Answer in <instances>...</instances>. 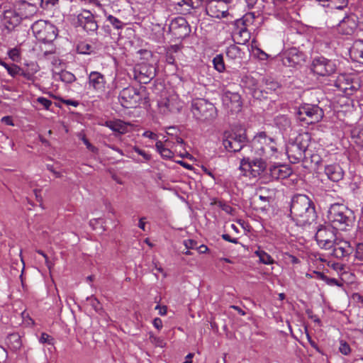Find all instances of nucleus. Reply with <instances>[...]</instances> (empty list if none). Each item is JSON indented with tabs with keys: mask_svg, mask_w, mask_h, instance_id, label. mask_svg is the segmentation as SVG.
<instances>
[{
	"mask_svg": "<svg viewBox=\"0 0 363 363\" xmlns=\"http://www.w3.org/2000/svg\"><path fill=\"white\" fill-rule=\"evenodd\" d=\"M339 352L343 355H348L351 352V348L349 344L343 340H340Z\"/></svg>",
	"mask_w": 363,
	"mask_h": 363,
	"instance_id": "de8ad7c7",
	"label": "nucleus"
},
{
	"mask_svg": "<svg viewBox=\"0 0 363 363\" xmlns=\"http://www.w3.org/2000/svg\"><path fill=\"white\" fill-rule=\"evenodd\" d=\"M336 69L335 62L324 57H315L311 63L312 71L315 74L323 77L334 74Z\"/></svg>",
	"mask_w": 363,
	"mask_h": 363,
	"instance_id": "9b49d317",
	"label": "nucleus"
},
{
	"mask_svg": "<svg viewBox=\"0 0 363 363\" xmlns=\"http://www.w3.org/2000/svg\"><path fill=\"white\" fill-rule=\"evenodd\" d=\"M1 122L9 125H13V121L10 116H4L1 118Z\"/></svg>",
	"mask_w": 363,
	"mask_h": 363,
	"instance_id": "338daca9",
	"label": "nucleus"
},
{
	"mask_svg": "<svg viewBox=\"0 0 363 363\" xmlns=\"http://www.w3.org/2000/svg\"><path fill=\"white\" fill-rule=\"evenodd\" d=\"M178 132H179V130L174 126L168 127L166 129V133L170 136L176 137L177 135Z\"/></svg>",
	"mask_w": 363,
	"mask_h": 363,
	"instance_id": "bf43d9fd",
	"label": "nucleus"
},
{
	"mask_svg": "<svg viewBox=\"0 0 363 363\" xmlns=\"http://www.w3.org/2000/svg\"><path fill=\"white\" fill-rule=\"evenodd\" d=\"M335 206H331V209L329 211L333 221L348 225L352 219L354 218L353 211L346 208V211L345 212L342 211H336L334 208Z\"/></svg>",
	"mask_w": 363,
	"mask_h": 363,
	"instance_id": "aec40b11",
	"label": "nucleus"
},
{
	"mask_svg": "<svg viewBox=\"0 0 363 363\" xmlns=\"http://www.w3.org/2000/svg\"><path fill=\"white\" fill-rule=\"evenodd\" d=\"M39 342L43 344H48L50 345H54V338L45 333H43L40 337Z\"/></svg>",
	"mask_w": 363,
	"mask_h": 363,
	"instance_id": "8fccbe9b",
	"label": "nucleus"
},
{
	"mask_svg": "<svg viewBox=\"0 0 363 363\" xmlns=\"http://www.w3.org/2000/svg\"><path fill=\"white\" fill-rule=\"evenodd\" d=\"M86 301L92 307V308L96 311L99 313L102 309L100 302L98 301L96 298L93 296H89L86 298Z\"/></svg>",
	"mask_w": 363,
	"mask_h": 363,
	"instance_id": "49530a36",
	"label": "nucleus"
},
{
	"mask_svg": "<svg viewBox=\"0 0 363 363\" xmlns=\"http://www.w3.org/2000/svg\"><path fill=\"white\" fill-rule=\"evenodd\" d=\"M156 76V68L150 64L136 65L130 74V77L140 84H148Z\"/></svg>",
	"mask_w": 363,
	"mask_h": 363,
	"instance_id": "6e6552de",
	"label": "nucleus"
},
{
	"mask_svg": "<svg viewBox=\"0 0 363 363\" xmlns=\"http://www.w3.org/2000/svg\"><path fill=\"white\" fill-rule=\"evenodd\" d=\"M21 67L15 64L11 65L10 69H8V73L13 77L19 75Z\"/></svg>",
	"mask_w": 363,
	"mask_h": 363,
	"instance_id": "864d4df0",
	"label": "nucleus"
},
{
	"mask_svg": "<svg viewBox=\"0 0 363 363\" xmlns=\"http://www.w3.org/2000/svg\"><path fill=\"white\" fill-rule=\"evenodd\" d=\"M336 233V228L332 225H320L315 235L318 245L325 250L333 248L337 240Z\"/></svg>",
	"mask_w": 363,
	"mask_h": 363,
	"instance_id": "7ed1b4c3",
	"label": "nucleus"
},
{
	"mask_svg": "<svg viewBox=\"0 0 363 363\" xmlns=\"http://www.w3.org/2000/svg\"><path fill=\"white\" fill-rule=\"evenodd\" d=\"M254 19V13H247L242 18L235 21L236 29L234 33V38L237 43L245 45L250 40V33L247 30V26L252 23Z\"/></svg>",
	"mask_w": 363,
	"mask_h": 363,
	"instance_id": "20e7f679",
	"label": "nucleus"
},
{
	"mask_svg": "<svg viewBox=\"0 0 363 363\" xmlns=\"http://www.w3.org/2000/svg\"><path fill=\"white\" fill-rule=\"evenodd\" d=\"M143 136L150 138L152 140H157V135L155 133L150 130L145 131L143 133Z\"/></svg>",
	"mask_w": 363,
	"mask_h": 363,
	"instance_id": "e2e57ef3",
	"label": "nucleus"
},
{
	"mask_svg": "<svg viewBox=\"0 0 363 363\" xmlns=\"http://www.w3.org/2000/svg\"><path fill=\"white\" fill-rule=\"evenodd\" d=\"M59 77H60V79L62 82L68 83V84L72 83L76 80L75 76L72 73H71L68 71H66V70L62 71L59 74Z\"/></svg>",
	"mask_w": 363,
	"mask_h": 363,
	"instance_id": "37998d69",
	"label": "nucleus"
},
{
	"mask_svg": "<svg viewBox=\"0 0 363 363\" xmlns=\"http://www.w3.org/2000/svg\"><path fill=\"white\" fill-rule=\"evenodd\" d=\"M333 248V255L337 258H343L349 256L353 251L350 243L345 240H337Z\"/></svg>",
	"mask_w": 363,
	"mask_h": 363,
	"instance_id": "5701e85b",
	"label": "nucleus"
},
{
	"mask_svg": "<svg viewBox=\"0 0 363 363\" xmlns=\"http://www.w3.org/2000/svg\"><path fill=\"white\" fill-rule=\"evenodd\" d=\"M255 255L259 257V261L262 264L270 265L274 263L272 256L263 250H261L260 247L255 252Z\"/></svg>",
	"mask_w": 363,
	"mask_h": 363,
	"instance_id": "c756f323",
	"label": "nucleus"
},
{
	"mask_svg": "<svg viewBox=\"0 0 363 363\" xmlns=\"http://www.w3.org/2000/svg\"><path fill=\"white\" fill-rule=\"evenodd\" d=\"M59 0H41L40 6L43 9H49L56 5Z\"/></svg>",
	"mask_w": 363,
	"mask_h": 363,
	"instance_id": "3c124183",
	"label": "nucleus"
},
{
	"mask_svg": "<svg viewBox=\"0 0 363 363\" xmlns=\"http://www.w3.org/2000/svg\"><path fill=\"white\" fill-rule=\"evenodd\" d=\"M313 274L316 275L315 278L317 279L325 281L329 286H342V284L337 279L335 278H330L325 275L323 272L313 271Z\"/></svg>",
	"mask_w": 363,
	"mask_h": 363,
	"instance_id": "7c9ffc66",
	"label": "nucleus"
},
{
	"mask_svg": "<svg viewBox=\"0 0 363 363\" xmlns=\"http://www.w3.org/2000/svg\"><path fill=\"white\" fill-rule=\"evenodd\" d=\"M297 114L301 121L306 124H313L323 119L324 111L318 105L306 104L299 107Z\"/></svg>",
	"mask_w": 363,
	"mask_h": 363,
	"instance_id": "423d86ee",
	"label": "nucleus"
},
{
	"mask_svg": "<svg viewBox=\"0 0 363 363\" xmlns=\"http://www.w3.org/2000/svg\"><path fill=\"white\" fill-rule=\"evenodd\" d=\"M105 125L113 131L121 134H124L128 130V124L121 120L108 121Z\"/></svg>",
	"mask_w": 363,
	"mask_h": 363,
	"instance_id": "cd10ccee",
	"label": "nucleus"
},
{
	"mask_svg": "<svg viewBox=\"0 0 363 363\" xmlns=\"http://www.w3.org/2000/svg\"><path fill=\"white\" fill-rule=\"evenodd\" d=\"M259 198L262 201H267L268 203L272 202V197L271 196H264L260 194Z\"/></svg>",
	"mask_w": 363,
	"mask_h": 363,
	"instance_id": "774afa93",
	"label": "nucleus"
},
{
	"mask_svg": "<svg viewBox=\"0 0 363 363\" xmlns=\"http://www.w3.org/2000/svg\"><path fill=\"white\" fill-rule=\"evenodd\" d=\"M37 101L41 104L45 109H49L52 105V101L45 97H38Z\"/></svg>",
	"mask_w": 363,
	"mask_h": 363,
	"instance_id": "5fc2aeb1",
	"label": "nucleus"
},
{
	"mask_svg": "<svg viewBox=\"0 0 363 363\" xmlns=\"http://www.w3.org/2000/svg\"><path fill=\"white\" fill-rule=\"evenodd\" d=\"M242 83L244 88L248 89L253 97L257 99L259 97L261 91L258 89V82L254 77L247 75L245 76L242 79Z\"/></svg>",
	"mask_w": 363,
	"mask_h": 363,
	"instance_id": "393cba45",
	"label": "nucleus"
},
{
	"mask_svg": "<svg viewBox=\"0 0 363 363\" xmlns=\"http://www.w3.org/2000/svg\"><path fill=\"white\" fill-rule=\"evenodd\" d=\"M169 32L177 39H183L191 33V28L186 20L183 17L173 19L169 26Z\"/></svg>",
	"mask_w": 363,
	"mask_h": 363,
	"instance_id": "4468645a",
	"label": "nucleus"
},
{
	"mask_svg": "<svg viewBox=\"0 0 363 363\" xmlns=\"http://www.w3.org/2000/svg\"><path fill=\"white\" fill-rule=\"evenodd\" d=\"M38 72L36 66H33L30 70H25L21 68L19 75L23 77L27 80L33 81L34 74Z\"/></svg>",
	"mask_w": 363,
	"mask_h": 363,
	"instance_id": "79ce46f5",
	"label": "nucleus"
},
{
	"mask_svg": "<svg viewBox=\"0 0 363 363\" xmlns=\"http://www.w3.org/2000/svg\"><path fill=\"white\" fill-rule=\"evenodd\" d=\"M106 20L116 29L121 30L124 28L125 23L112 15H108Z\"/></svg>",
	"mask_w": 363,
	"mask_h": 363,
	"instance_id": "ea45409f",
	"label": "nucleus"
},
{
	"mask_svg": "<svg viewBox=\"0 0 363 363\" xmlns=\"http://www.w3.org/2000/svg\"><path fill=\"white\" fill-rule=\"evenodd\" d=\"M23 18V15L22 13L14 9H8L4 11L1 21L4 29L10 33L14 31L16 28L21 24Z\"/></svg>",
	"mask_w": 363,
	"mask_h": 363,
	"instance_id": "ddd939ff",
	"label": "nucleus"
},
{
	"mask_svg": "<svg viewBox=\"0 0 363 363\" xmlns=\"http://www.w3.org/2000/svg\"><path fill=\"white\" fill-rule=\"evenodd\" d=\"M213 64L214 68L218 72H224L225 67L223 60V57L222 55H217L216 57H214V58L213 59Z\"/></svg>",
	"mask_w": 363,
	"mask_h": 363,
	"instance_id": "4c0bfd02",
	"label": "nucleus"
},
{
	"mask_svg": "<svg viewBox=\"0 0 363 363\" xmlns=\"http://www.w3.org/2000/svg\"><path fill=\"white\" fill-rule=\"evenodd\" d=\"M247 141V137L243 133H227L225 132L223 138V145L228 152H236L241 150Z\"/></svg>",
	"mask_w": 363,
	"mask_h": 363,
	"instance_id": "1a4fd4ad",
	"label": "nucleus"
},
{
	"mask_svg": "<svg viewBox=\"0 0 363 363\" xmlns=\"http://www.w3.org/2000/svg\"><path fill=\"white\" fill-rule=\"evenodd\" d=\"M88 14L85 18V21L84 23V29L87 32L95 31L98 28V25L96 22L93 19L91 14L89 12H86Z\"/></svg>",
	"mask_w": 363,
	"mask_h": 363,
	"instance_id": "72a5a7b5",
	"label": "nucleus"
},
{
	"mask_svg": "<svg viewBox=\"0 0 363 363\" xmlns=\"http://www.w3.org/2000/svg\"><path fill=\"white\" fill-rule=\"evenodd\" d=\"M157 106L159 111L166 115L169 113L179 112L182 107V103L177 95L171 94L162 96L158 100Z\"/></svg>",
	"mask_w": 363,
	"mask_h": 363,
	"instance_id": "9d476101",
	"label": "nucleus"
},
{
	"mask_svg": "<svg viewBox=\"0 0 363 363\" xmlns=\"http://www.w3.org/2000/svg\"><path fill=\"white\" fill-rule=\"evenodd\" d=\"M313 204L312 200L304 194H296L291 199V204Z\"/></svg>",
	"mask_w": 363,
	"mask_h": 363,
	"instance_id": "f704fd0d",
	"label": "nucleus"
},
{
	"mask_svg": "<svg viewBox=\"0 0 363 363\" xmlns=\"http://www.w3.org/2000/svg\"><path fill=\"white\" fill-rule=\"evenodd\" d=\"M118 99L123 108H133L140 105L143 96L137 88L129 86L119 92Z\"/></svg>",
	"mask_w": 363,
	"mask_h": 363,
	"instance_id": "39448f33",
	"label": "nucleus"
},
{
	"mask_svg": "<svg viewBox=\"0 0 363 363\" xmlns=\"http://www.w3.org/2000/svg\"><path fill=\"white\" fill-rule=\"evenodd\" d=\"M82 140L89 150L92 152H95L96 150V148L89 143L85 136L82 138Z\"/></svg>",
	"mask_w": 363,
	"mask_h": 363,
	"instance_id": "052dcab7",
	"label": "nucleus"
},
{
	"mask_svg": "<svg viewBox=\"0 0 363 363\" xmlns=\"http://www.w3.org/2000/svg\"><path fill=\"white\" fill-rule=\"evenodd\" d=\"M155 147L157 152L161 155V156L163 158L170 159L173 157V152L169 148L165 147L162 141H157Z\"/></svg>",
	"mask_w": 363,
	"mask_h": 363,
	"instance_id": "473e14b6",
	"label": "nucleus"
},
{
	"mask_svg": "<svg viewBox=\"0 0 363 363\" xmlns=\"http://www.w3.org/2000/svg\"><path fill=\"white\" fill-rule=\"evenodd\" d=\"M57 36L56 28L50 23H48L41 32L38 40L43 42H51Z\"/></svg>",
	"mask_w": 363,
	"mask_h": 363,
	"instance_id": "bb28decb",
	"label": "nucleus"
},
{
	"mask_svg": "<svg viewBox=\"0 0 363 363\" xmlns=\"http://www.w3.org/2000/svg\"><path fill=\"white\" fill-rule=\"evenodd\" d=\"M324 172L328 179L333 182H340L343 179L345 175L343 169L337 163L325 165Z\"/></svg>",
	"mask_w": 363,
	"mask_h": 363,
	"instance_id": "412c9836",
	"label": "nucleus"
},
{
	"mask_svg": "<svg viewBox=\"0 0 363 363\" xmlns=\"http://www.w3.org/2000/svg\"><path fill=\"white\" fill-rule=\"evenodd\" d=\"M226 56L230 60H237L242 57V51L239 47L235 45H230L226 50Z\"/></svg>",
	"mask_w": 363,
	"mask_h": 363,
	"instance_id": "2f4dec72",
	"label": "nucleus"
},
{
	"mask_svg": "<svg viewBox=\"0 0 363 363\" xmlns=\"http://www.w3.org/2000/svg\"><path fill=\"white\" fill-rule=\"evenodd\" d=\"M155 310H158L159 311V314L160 315H166L167 311V307L165 306H161L160 305H157L155 306Z\"/></svg>",
	"mask_w": 363,
	"mask_h": 363,
	"instance_id": "69168bd1",
	"label": "nucleus"
},
{
	"mask_svg": "<svg viewBox=\"0 0 363 363\" xmlns=\"http://www.w3.org/2000/svg\"><path fill=\"white\" fill-rule=\"evenodd\" d=\"M290 213L300 226L311 225L317 218L315 206H290Z\"/></svg>",
	"mask_w": 363,
	"mask_h": 363,
	"instance_id": "f257e3e1",
	"label": "nucleus"
},
{
	"mask_svg": "<svg viewBox=\"0 0 363 363\" xmlns=\"http://www.w3.org/2000/svg\"><path fill=\"white\" fill-rule=\"evenodd\" d=\"M350 57L359 63L363 64V40H356L350 50Z\"/></svg>",
	"mask_w": 363,
	"mask_h": 363,
	"instance_id": "a878e982",
	"label": "nucleus"
},
{
	"mask_svg": "<svg viewBox=\"0 0 363 363\" xmlns=\"http://www.w3.org/2000/svg\"><path fill=\"white\" fill-rule=\"evenodd\" d=\"M222 100L223 104L231 111V112H239L241 110L242 106V101L240 95L237 92H232L230 91H225L223 96Z\"/></svg>",
	"mask_w": 363,
	"mask_h": 363,
	"instance_id": "f3484780",
	"label": "nucleus"
},
{
	"mask_svg": "<svg viewBox=\"0 0 363 363\" xmlns=\"http://www.w3.org/2000/svg\"><path fill=\"white\" fill-rule=\"evenodd\" d=\"M184 245L187 249H194L196 246V242L193 240H184Z\"/></svg>",
	"mask_w": 363,
	"mask_h": 363,
	"instance_id": "680f3d73",
	"label": "nucleus"
},
{
	"mask_svg": "<svg viewBox=\"0 0 363 363\" xmlns=\"http://www.w3.org/2000/svg\"><path fill=\"white\" fill-rule=\"evenodd\" d=\"M283 256H284V259L289 260L292 264H295L299 263V259L296 257H295L288 252L284 253Z\"/></svg>",
	"mask_w": 363,
	"mask_h": 363,
	"instance_id": "6e6d98bb",
	"label": "nucleus"
},
{
	"mask_svg": "<svg viewBox=\"0 0 363 363\" xmlns=\"http://www.w3.org/2000/svg\"><path fill=\"white\" fill-rule=\"evenodd\" d=\"M179 50L178 45H173L169 48L166 55V62L170 65H173L175 60V57L173 55L174 52H177Z\"/></svg>",
	"mask_w": 363,
	"mask_h": 363,
	"instance_id": "c03bdc74",
	"label": "nucleus"
},
{
	"mask_svg": "<svg viewBox=\"0 0 363 363\" xmlns=\"http://www.w3.org/2000/svg\"><path fill=\"white\" fill-rule=\"evenodd\" d=\"M240 169L245 172V176L256 178L265 170L266 163L262 160H250L243 158L240 162Z\"/></svg>",
	"mask_w": 363,
	"mask_h": 363,
	"instance_id": "f8f14e48",
	"label": "nucleus"
},
{
	"mask_svg": "<svg viewBox=\"0 0 363 363\" xmlns=\"http://www.w3.org/2000/svg\"><path fill=\"white\" fill-rule=\"evenodd\" d=\"M357 28V17L354 14L346 16L337 25V31L342 35H352Z\"/></svg>",
	"mask_w": 363,
	"mask_h": 363,
	"instance_id": "a211bd4d",
	"label": "nucleus"
},
{
	"mask_svg": "<svg viewBox=\"0 0 363 363\" xmlns=\"http://www.w3.org/2000/svg\"><path fill=\"white\" fill-rule=\"evenodd\" d=\"M351 134L354 143L359 146H363V126L354 128Z\"/></svg>",
	"mask_w": 363,
	"mask_h": 363,
	"instance_id": "c9c22d12",
	"label": "nucleus"
},
{
	"mask_svg": "<svg viewBox=\"0 0 363 363\" xmlns=\"http://www.w3.org/2000/svg\"><path fill=\"white\" fill-rule=\"evenodd\" d=\"M191 111L198 119L210 120L216 115L214 105L203 99H199L192 103Z\"/></svg>",
	"mask_w": 363,
	"mask_h": 363,
	"instance_id": "0eeeda50",
	"label": "nucleus"
},
{
	"mask_svg": "<svg viewBox=\"0 0 363 363\" xmlns=\"http://www.w3.org/2000/svg\"><path fill=\"white\" fill-rule=\"evenodd\" d=\"M48 23H46L45 21H35L31 26V29L33 30V33H34L36 38L38 39L41 32L43 30L45 27L47 26Z\"/></svg>",
	"mask_w": 363,
	"mask_h": 363,
	"instance_id": "e433bc0d",
	"label": "nucleus"
},
{
	"mask_svg": "<svg viewBox=\"0 0 363 363\" xmlns=\"http://www.w3.org/2000/svg\"><path fill=\"white\" fill-rule=\"evenodd\" d=\"M206 11L213 18L225 17L228 14V4L223 0H209L206 5Z\"/></svg>",
	"mask_w": 363,
	"mask_h": 363,
	"instance_id": "2eb2a0df",
	"label": "nucleus"
},
{
	"mask_svg": "<svg viewBox=\"0 0 363 363\" xmlns=\"http://www.w3.org/2000/svg\"><path fill=\"white\" fill-rule=\"evenodd\" d=\"M269 175L273 179H284L292 174L291 169L287 165H272L269 169Z\"/></svg>",
	"mask_w": 363,
	"mask_h": 363,
	"instance_id": "b1692460",
	"label": "nucleus"
},
{
	"mask_svg": "<svg viewBox=\"0 0 363 363\" xmlns=\"http://www.w3.org/2000/svg\"><path fill=\"white\" fill-rule=\"evenodd\" d=\"M276 125L280 128L283 130H286L290 128L291 122L289 119L285 116H277L275 119Z\"/></svg>",
	"mask_w": 363,
	"mask_h": 363,
	"instance_id": "58836bf2",
	"label": "nucleus"
},
{
	"mask_svg": "<svg viewBox=\"0 0 363 363\" xmlns=\"http://www.w3.org/2000/svg\"><path fill=\"white\" fill-rule=\"evenodd\" d=\"M88 87L94 91L98 95H102L106 91V80L105 76L99 72H91L88 77Z\"/></svg>",
	"mask_w": 363,
	"mask_h": 363,
	"instance_id": "dca6fc26",
	"label": "nucleus"
},
{
	"mask_svg": "<svg viewBox=\"0 0 363 363\" xmlns=\"http://www.w3.org/2000/svg\"><path fill=\"white\" fill-rule=\"evenodd\" d=\"M304 140L305 143H302L301 142L300 144H294L291 145L290 148L287 150V153L289 157H290L292 155V152H294V157L295 160H300L304 156V152L306 150L307 146H308V141L310 139V136L308 133H304L302 135H300L296 138V142H298L299 140Z\"/></svg>",
	"mask_w": 363,
	"mask_h": 363,
	"instance_id": "6ab92c4d",
	"label": "nucleus"
},
{
	"mask_svg": "<svg viewBox=\"0 0 363 363\" xmlns=\"http://www.w3.org/2000/svg\"><path fill=\"white\" fill-rule=\"evenodd\" d=\"M203 0H181V1L178 2L179 6L186 5L189 7L187 10L190 9H196L200 7L203 4Z\"/></svg>",
	"mask_w": 363,
	"mask_h": 363,
	"instance_id": "a19ab883",
	"label": "nucleus"
},
{
	"mask_svg": "<svg viewBox=\"0 0 363 363\" xmlns=\"http://www.w3.org/2000/svg\"><path fill=\"white\" fill-rule=\"evenodd\" d=\"M9 340H13L14 342L13 349L17 350V349L20 348V347L21 345V342L20 337L18 336H17L16 335H12L10 336Z\"/></svg>",
	"mask_w": 363,
	"mask_h": 363,
	"instance_id": "13d9d810",
	"label": "nucleus"
},
{
	"mask_svg": "<svg viewBox=\"0 0 363 363\" xmlns=\"http://www.w3.org/2000/svg\"><path fill=\"white\" fill-rule=\"evenodd\" d=\"M153 325L155 328L160 330L162 328V321L159 318H155L152 321Z\"/></svg>",
	"mask_w": 363,
	"mask_h": 363,
	"instance_id": "0e129e2a",
	"label": "nucleus"
},
{
	"mask_svg": "<svg viewBox=\"0 0 363 363\" xmlns=\"http://www.w3.org/2000/svg\"><path fill=\"white\" fill-rule=\"evenodd\" d=\"M252 147L258 155L272 157L277 152V146L274 140L268 137L264 132L258 133L252 140Z\"/></svg>",
	"mask_w": 363,
	"mask_h": 363,
	"instance_id": "f03ea898",
	"label": "nucleus"
},
{
	"mask_svg": "<svg viewBox=\"0 0 363 363\" xmlns=\"http://www.w3.org/2000/svg\"><path fill=\"white\" fill-rule=\"evenodd\" d=\"M336 86L337 88L345 92H346L347 90L353 89V86L352 85L350 79L347 77L345 75H341L338 77Z\"/></svg>",
	"mask_w": 363,
	"mask_h": 363,
	"instance_id": "c85d7f7f",
	"label": "nucleus"
},
{
	"mask_svg": "<svg viewBox=\"0 0 363 363\" xmlns=\"http://www.w3.org/2000/svg\"><path fill=\"white\" fill-rule=\"evenodd\" d=\"M302 61V54L294 48L286 51L282 57L283 65L287 67H295Z\"/></svg>",
	"mask_w": 363,
	"mask_h": 363,
	"instance_id": "4be33fe9",
	"label": "nucleus"
},
{
	"mask_svg": "<svg viewBox=\"0 0 363 363\" xmlns=\"http://www.w3.org/2000/svg\"><path fill=\"white\" fill-rule=\"evenodd\" d=\"M354 259L357 264H363V243H358L357 245Z\"/></svg>",
	"mask_w": 363,
	"mask_h": 363,
	"instance_id": "a18cd8bd",
	"label": "nucleus"
},
{
	"mask_svg": "<svg viewBox=\"0 0 363 363\" xmlns=\"http://www.w3.org/2000/svg\"><path fill=\"white\" fill-rule=\"evenodd\" d=\"M77 48L78 52L82 54H89L92 50V47L84 43L79 44Z\"/></svg>",
	"mask_w": 363,
	"mask_h": 363,
	"instance_id": "09e8293b",
	"label": "nucleus"
},
{
	"mask_svg": "<svg viewBox=\"0 0 363 363\" xmlns=\"http://www.w3.org/2000/svg\"><path fill=\"white\" fill-rule=\"evenodd\" d=\"M133 150L138 155H141L146 161H149L151 159V156L149 154L136 146L133 147Z\"/></svg>",
	"mask_w": 363,
	"mask_h": 363,
	"instance_id": "4d7b16f0",
	"label": "nucleus"
},
{
	"mask_svg": "<svg viewBox=\"0 0 363 363\" xmlns=\"http://www.w3.org/2000/svg\"><path fill=\"white\" fill-rule=\"evenodd\" d=\"M9 57L13 60V61H18V60L20 57V51L18 48H12L8 52Z\"/></svg>",
	"mask_w": 363,
	"mask_h": 363,
	"instance_id": "603ef678",
	"label": "nucleus"
}]
</instances>
